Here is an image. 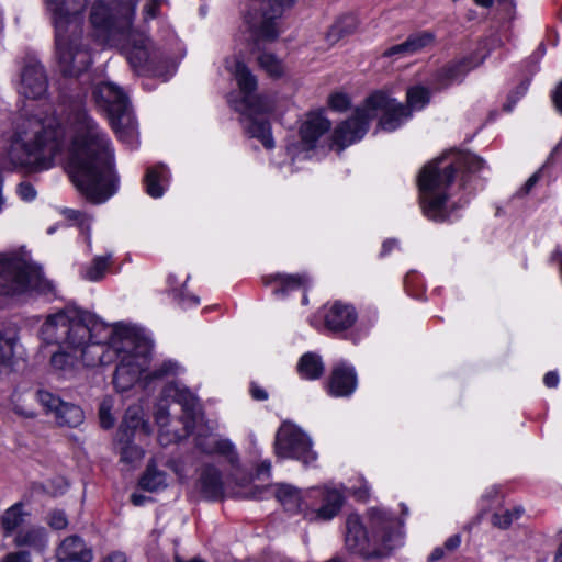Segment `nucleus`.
<instances>
[{
  "instance_id": "1",
  "label": "nucleus",
  "mask_w": 562,
  "mask_h": 562,
  "mask_svg": "<svg viewBox=\"0 0 562 562\" xmlns=\"http://www.w3.org/2000/svg\"><path fill=\"white\" fill-rule=\"evenodd\" d=\"M67 123L74 130L70 144L66 126L55 112L25 119L11 138L8 158L29 172L47 170L56 161H66L77 190L91 203H104L120 186L112 142L80 104L71 108Z\"/></svg>"
},
{
  "instance_id": "2",
  "label": "nucleus",
  "mask_w": 562,
  "mask_h": 562,
  "mask_svg": "<svg viewBox=\"0 0 562 562\" xmlns=\"http://www.w3.org/2000/svg\"><path fill=\"white\" fill-rule=\"evenodd\" d=\"M47 341L81 348L87 366L112 361V351L121 356L113 384L119 392L128 391L148 369L150 347L128 326H109L94 315L75 305H67L45 318L42 330Z\"/></svg>"
},
{
  "instance_id": "3",
  "label": "nucleus",
  "mask_w": 562,
  "mask_h": 562,
  "mask_svg": "<svg viewBox=\"0 0 562 562\" xmlns=\"http://www.w3.org/2000/svg\"><path fill=\"white\" fill-rule=\"evenodd\" d=\"M135 11L136 3L130 1H95L90 14L93 35L100 45L120 48L136 74L158 76L167 57L144 33L132 29Z\"/></svg>"
},
{
  "instance_id": "4",
  "label": "nucleus",
  "mask_w": 562,
  "mask_h": 562,
  "mask_svg": "<svg viewBox=\"0 0 562 562\" xmlns=\"http://www.w3.org/2000/svg\"><path fill=\"white\" fill-rule=\"evenodd\" d=\"M485 161L479 156L460 150H451L429 161L420 170L417 179L419 204L423 214L434 222L447 221L451 215L449 206L450 187L458 173L461 184L467 177L481 171Z\"/></svg>"
},
{
  "instance_id": "5",
  "label": "nucleus",
  "mask_w": 562,
  "mask_h": 562,
  "mask_svg": "<svg viewBox=\"0 0 562 562\" xmlns=\"http://www.w3.org/2000/svg\"><path fill=\"white\" fill-rule=\"evenodd\" d=\"M90 0H45L55 25L56 56L60 71L77 77L92 64L90 50L82 45V16Z\"/></svg>"
},
{
  "instance_id": "6",
  "label": "nucleus",
  "mask_w": 562,
  "mask_h": 562,
  "mask_svg": "<svg viewBox=\"0 0 562 562\" xmlns=\"http://www.w3.org/2000/svg\"><path fill=\"white\" fill-rule=\"evenodd\" d=\"M378 113L381 114L379 125L383 131L393 132L412 116L403 103L397 102L383 91L372 93L362 108L339 124L333 134V142L340 149L360 140L369 128V123Z\"/></svg>"
},
{
  "instance_id": "7",
  "label": "nucleus",
  "mask_w": 562,
  "mask_h": 562,
  "mask_svg": "<svg viewBox=\"0 0 562 562\" xmlns=\"http://www.w3.org/2000/svg\"><path fill=\"white\" fill-rule=\"evenodd\" d=\"M226 68L234 76L243 94L241 101L235 105V109L245 115L247 133L251 137L258 138L266 148H273L274 142L269 122L255 116L256 114L271 112L273 109L271 100L255 94L257 78L243 61L237 58L227 59Z\"/></svg>"
},
{
  "instance_id": "8",
  "label": "nucleus",
  "mask_w": 562,
  "mask_h": 562,
  "mask_svg": "<svg viewBox=\"0 0 562 562\" xmlns=\"http://www.w3.org/2000/svg\"><path fill=\"white\" fill-rule=\"evenodd\" d=\"M54 283L43 271L16 255L0 254V295H15L36 292L55 295Z\"/></svg>"
},
{
  "instance_id": "9",
  "label": "nucleus",
  "mask_w": 562,
  "mask_h": 562,
  "mask_svg": "<svg viewBox=\"0 0 562 562\" xmlns=\"http://www.w3.org/2000/svg\"><path fill=\"white\" fill-rule=\"evenodd\" d=\"M296 0H251L245 22L251 33L255 46L272 43L280 35V20L283 12Z\"/></svg>"
},
{
  "instance_id": "10",
  "label": "nucleus",
  "mask_w": 562,
  "mask_h": 562,
  "mask_svg": "<svg viewBox=\"0 0 562 562\" xmlns=\"http://www.w3.org/2000/svg\"><path fill=\"white\" fill-rule=\"evenodd\" d=\"M95 102L106 111L117 137L128 144L136 138V123L127 95L112 82H101L93 90Z\"/></svg>"
},
{
  "instance_id": "11",
  "label": "nucleus",
  "mask_w": 562,
  "mask_h": 562,
  "mask_svg": "<svg viewBox=\"0 0 562 562\" xmlns=\"http://www.w3.org/2000/svg\"><path fill=\"white\" fill-rule=\"evenodd\" d=\"M346 501V487L324 484L305 490L303 518L308 522H328L340 513Z\"/></svg>"
},
{
  "instance_id": "12",
  "label": "nucleus",
  "mask_w": 562,
  "mask_h": 562,
  "mask_svg": "<svg viewBox=\"0 0 562 562\" xmlns=\"http://www.w3.org/2000/svg\"><path fill=\"white\" fill-rule=\"evenodd\" d=\"M274 450L278 457L295 459L308 465L316 461L310 437L291 423H283L276 434Z\"/></svg>"
},
{
  "instance_id": "13",
  "label": "nucleus",
  "mask_w": 562,
  "mask_h": 562,
  "mask_svg": "<svg viewBox=\"0 0 562 562\" xmlns=\"http://www.w3.org/2000/svg\"><path fill=\"white\" fill-rule=\"evenodd\" d=\"M398 519L382 507H371L367 510V528L370 531L372 546L389 554L401 544Z\"/></svg>"
},
{
  "instance_id": "14",
  "label": "nucleus",
  "mask_w": 562,
  "mask_h": 562,
  "mask_svg": "<svg viewBox=\"0 0 562 562\" xmlns=\"http://www.w3.org/2000/svg\"><path fill=\"white\" fill-rule=\"evenodd\" d=\"M324 327L335 335H340L350 329L358 319L356 307L347 302H327L318 312Z\"/></svg>"
},
{
  "instance_id": "15",
  "label": "nucleus",
  "mask_w": 562,
  "mask_h": 562,
  "mask_svg": "<svg viewBox=\"0 0 562 562\" xmlns=\"http://www.w3.org/2000/svg\"><path fill=\"white\" fill-rule=\"evenodd\" d=\"M345 543L350 552L366 558H380L384 555V552L376 550L375 547L370 551V546L372 544L370 531L363 526L358 514H350L346 519Z\"/></svg>"
},
{
  "instance_id": "16",
  "label": "nucleus",
  "mask_w": 562,
  "mask_h": 562,
  "mask_svg": "<svg viewBox=\"0 0 562 562\" xmlns=\"http://www.w3.org/2000/svg\"><path fill=\"white\" fill-rule=\"evenodd\" d=\"M483 60L484 56L471 55L446 64L432 76L431 85L434 89L442 90L453 83H460L467 74L481 65Z\"/></svg>"
},
{
  "instance_id": "17",
  "label": "nucleus",
  "mask_w": 562,
  "mask_h": 562,
  "mask_svg": "<svg viewBox=\"0 0 562 562\" xmlns=\"http://www.w3.org/2000/svg\"><path fill=\"white\" fill-rule=\"evenodd\" d=\"M37 400L47 412L55 415L56 423L59 426L77 427L82 424L85 416L82 409L71 403L60 400V397L48 391H38Z\"/></svg>"
},
{
  "instance_id": "18",
  "label": "nucleus",
  "mask_w": 562,
  "mask_h": 562,
  "mask_svg": "<svg viewBox=\"0 0 562 562\" xmlns=\"http://www.w3.org/2000/svg\"><path fill=\"white\" fill-rule=\"evenodd\" d=\"M48 81L43 65L30 58L22 68L18 92L29 99H41L47 91Z\"/></svg>"
},
{
  "instance_id": "19",
  "label": "nucleus",
  "mask_w": 562,
  "mask_h": 562,
  "mask_svg": "<svg viewBox=\"0 0 562 562\" xmlns=\"http://www.w3.org/2000/svg\"><path fill=\"white\" fill-rule=\"evenodd\" d=\"M358 386V378L352 366L340 362L331 369L326 390L333 397H349Z\"/></svg>"
},
{
  "instance_id": "20",
  "label": "nucleus",
  "mask_w": 562,
  "mask_h": 562,
  "mask_svg": "<svg viewBox=\"0 0 562 562\" xmlns=\"http://www.w3.org/2000/svg\"><path fill=\"white\" fill-rule=\"evenodd\" d=\"M44 325H45V322L42 324L41 329H40V335H41L42 340L46 344H55L60 347H65L66 349L69 350V351L59 350L50 357V366L55 372L67 378V376H72L79 370L81 364L85 367H88L83 362V359L81 356V348H71L70 346H67L64 342L47 341L46 339H44L43 334H42Z\"/></svg>"
},
{
  "instance_id": "21",
  "label": "nucleus",
  "mask_w": 562,
  "mask_h": 562,
  "mask_svg": "<svg viewBox=\"0 0 562 562\" xmlns=\"http://www.w3.org/2000/svg\"><path fill=\"white\" fill-rule=\"evenodd\" d=\"M150 434L149 425L143 418L142 408L138 406L128 407L117 431V442L134 440L147 437Z\"/></svg>"
},
{
  "instance_id": "22",
  "label": "nucleus",
  "mask_w": 562,
  "mask_h": 562,
  "mask_svg": "<svg viewBox=\"0 0 562 562\" xmlns=\"http://www.w3.org/2000/svg\"><path fill=\"white\" fill-rule=\"evenodd\" d=\"M263 284L272 286V293L278 299H284L290 293L306 289L310 284V278L305 273H274L262 278Z\"/></svg>"
},
{
  "instance_id": "23",
  "label": "nucleus",
  "mask_w": 562,
  "mask_h": 562,
  "mask_svg": "<svg viewBox=\"0 0 562 562\" xmlns=\"http://www.w3.org/2000/svg\"><path fill=\"white\" fill-rule=\"evenodd\" d=\"M195 487L205 499H221L224 496V483L221 471L213 464H205L201 469Z\"/></svg>"
},
{
  "instance_id": "24",
  "label": "nucleus",
  "mask_w": 562,
  "mask_h": 562,
  "mask_svg": "<svg viewBox=\"0 0 562 562\" xmlns=\"http://www.w3.org/2000/svg\"><path fill=\"white\" fill-rule=\"evenodd\" d=\"M330 121L324 116V111L311 112L300 127L302 143L307 149L315 147L317 140L330 130Z\"/></svg>"
},
{
  "instance_id": "25",
  "label": "nucleus",
  "mask_w": 562,
  "mask_h": 562,
  "mask_svg": "<svg viewBox=\"0 0 562 562\" xmlns=\"http://www.w3.org/2000/svg\"><path fill=\"white\" fill-rule=\"evenodd\" d=\"M56 557L61 562H92L93 553L82 538L72 535L60 542Z\"/></svg>"
},
{
  "instance_id": "26",
  "label": "nucleus",
  "mask_w": 562,
  "mask_h": 562,
  "mask_svg": "<svg viewBox=\"0 0 562 562\" xmlns=\"http://www.w3.org/2000/svg\"><path fill=\"white\" fill-rule=\"evenodd\" d=\"M16 547H27L37 552H43L47 548L48 538L44 527L30 526L20 528L13 540Z\"/></svg>"
},
{
  "instance_id": "27",
  "label": "nucleus",
  "mask_w": 562,
  "mask_h": 562,
  "mask_svg": "<svg viewBox=\"0 0 562 562\" xmlns=\"http://www.w3.org/2000/svg\"><path fill=\"white\" fill-rule=\"evenodd\" d=\"M164 395L181 405L187 420L193 419L198 398L188 387L177 383H169L164 387Z\"/></svg>"
},
{
  "instance_id": "28",
  "label": "nucleus",
  "mask_w": 562,
  "mask_h": 562,
  "mask_svg": "<svg viewBox=\"0 0 562 562\" xmlns=\"http://www.w3.org/2000/svg\"><path fill=\"white\" fill-rule=\"evenodd\" d=\"M276 497L286 512L303 516L305 491L290 484H279L276 490Z\"/></svg>"
},
{
  "instance_id": "29",
  "label": "nucleus",
  "mask_w": 562,
  "mask_h": 562,
  "mask_svg": "<svg viewBox=\"0 0 562 562\" xmlns=\"http://www.w3.org/2000/svg\"><path fill=\"white\" fill-rule=\"evenodd\" d=\"M169 181V170L165 165H156L147 168L144 183L146 193L154 198H161Z\"/></svg>"
},
{
  "instance_id": "30",
  "label": "nucleus",
  "mask_w": 562,
  "mask_h": 562,
  "mask_svg": "<svg viewBox=\"0 0 562 562\" xmlns=\"http://www.w3.org/2000/svg\"><path fill=\"white\" fill-rule=\"evenodd\" d=\"M155 420H156L157 425L159 426L158 439L162 446H166L170 442L180 440L184 436L189 435V432L191 431V428H192V425H191L192 423L189 420H186L183 423L184 424V432H177V431L170 432L169 430H166L165 428L169 424V409H168V407L162 406V405L158 406V408L156 409Z\"/></svg>"
},
{
  "instance_id": "31",
  "label": "nucleus",
  "mask_w": 562,
  "mask_h": 562,
  "mask_svg": "<svg viewBox=\"0 0 562 562\" xmlns=\"http://www.w3.org/2000/svg\"><path fill=\"white\" fill-rule=\"evenodd\" d=\"M30 513L24 510V503L16 502L7 508L1 517V528L5 537L16 533L18 529L24 524Z\"/></svg>"
},
{
  "instance_id": "32",
  "label": "nucleus",
  "mask_w": 562,
  "mask_h": 562,
  "mask_svg": "<svg viewBox=\"0 0 562 562\" xmlns=\"http://www.w3.org/2000/svg\"><path fill=\"white\" fill-rule=\"evenodd\" d=\"M325 370V366L319 355L315 352L304 353L297 362V373L305 380L319 379Z\"/></svg>"
},
{
  "instance_id": "33",
  "label": "nucleus",
  "mask_w": 562,
  "mask_h": 562,
  "mask_svg": "<svg viewBox=\"0 0 562 562\" xmlns=\"http://www.w3.org/2000/svg\"><path fill=\"white\" fill-rule=\"evenodd\" d=\"M139 486L148 492H157L167 486V474L157 469L154 460H150L145 472L139 479Z\"/></svg>"
},
{
  "instance_id": "34",
  "label": "nucleus",
  "mask_w": 562,
  "mask_h": 562,
  "mask_svg": "<svg viewBox=\"0 0 562 562\" xmlns=\"http://www.w3.org/2000/svg\"><path fill=\"white\" fill-rule=\"evenodd\" d=\"M112 263V254L109 252L104 256H97L93 258L91 263L87 266L82 271L81 276L83 279L98 282L102 280L105 276L108 268Z\"/></svg>"
},
{
  "instance_id": "35",
  "label": "nucleus",
  "mask_w": 562,
  "mask_h": 562,
  "mask_svg": "<svg viewBox=\"0 0 562 562\" xmlns=\"http://www.w3.org/2000/svg\"><path fill=\"white\" fill-rule=\"evenodd\" d=\"M203 452L206 454L223 456L232 465H235L238 462V453L233 442L228 439H212V447H203Z\"/></svg>"
},
{
  "instance_id": "36",
  "label": "nucleus",
  "mask_w": 562,
  "mask_h": 562,
  "mask_svg": "<svg viewBox=\"0 0 562 562\" xmlns=\"http://www.w3.org/2000/svg\"><path fill=\"white\" fill-rule=\"evenodd\" d=\"M358 29V19L347 14L337 20L328 31L329 41L336 42L344 36L352 34Z\"/></svg>"
},
{
  "instance_id": "37",
  "label": "nucleus",
  "mask_w": 562,
  "mask_h": 562,
  "mask_svg": "<svg viewBox=\"0 0 562 562\" xmlns=\"http://www.w3.org/2000/svg\"><path fill=\"white\" fill-rule=\"evenodd\" d=\"M435 34L430 31H422L411 34L406 40L408 53L415 55L435 43Z\"/></svg>"
},
{
  "instance_id": "38",
  "label": "nucleus",
  "mask_w": 562,
  "mask_h": 562,
  "mask_svg": "<svg viewBox=\"0 0 562 562\" xmlns=\"http://www.w3.org/2000/svg\"><path fill=\"white\" fill-rule=\"evenodd\" d=\"M407 109L412 111H419L424 109L430 100V92L427 88L416 86L407 90L406 93Z\"/></svg>"
},
{
  "instance_id": "39",
  "label": "nucleus",
  "mask_w": 562,
  "mask_h": 562,
  "mask_svg": "<svg viewBox=\"0 0 562 562\" xmlns=\"http://www.w3.org/2000/svg\"><path fill=\"white\" fill-rule=\"evenodd\" d=\"M119 445H121V449H120L121 462H124L127 464H134L136 462H139L145 456L144 449L137 445H134L133 440H130L128 443L126 441L119 442Z\"/></svg>"
},
{
  "instance_id": "40",
  "label": "nucleus",
  "mask_w": 562,
  "mask_h": 562,
  "mask_svg": "<svg viewBox=\"0 0 562 562\" xmlns=\"http://www.w3.org/2000/svg\"><path fill=\"white\" fill-rule=\"evenodd\" d=\"M258 64L270 77L279 78L283 74L282 61L273 54L263 53L259 55Z\"/></svg>"
},
{
  "instance_id": "41",
  "label": "nucleus",
  "mask_w": 562,
  "mask_h": 562,
  "mask_svg": "<svg viewBox=\"0 0 562 562\" xmlns=\"http://www.w3.org/2000/svg\"><path fill=\"white\" fill-rule=\"evenodd\" d=\"M522 512L521 507H515L513 509H505L502 513H495L492 517V522L501 529H506L514 520L521 516Z\"/></svg>"
},
{
  "instance_id": "42",
  "label": "nucleus",
  "mask_w": 562,
  "mask_h": 562,
  "mask_svg": "<svg viewBox=\"0 0 562 562\" xmlns=\"http://www.w3.org/2000/svg\"><path fill=\"white\" fill-rule=\"evenodd\" d=\"M171 297L183 310L194 307L200 304L199 296L187 293L184 288L172 289Z\"/></svg>"
},
{
  "instance_id": "43",
  "label": "nucleus",
  "mask_w": 562,
  "mask_h": 562,
  "mask_svg": "<svg viewBox=\"0 0 562 562\" xmlns=\"http://www.w3.org/2000/svg\"><path fill=\"white\" fill-rule=\"evenodd\" d=\"M171 297L183 310L194 307L200 304L199 296L187 293L184 288L172 289Z\"/></svg>"
},
{
  "instance_id": "44",
  "label": "nucleus",
  "mask_w": 562,
  "mask_h": 562,
  "mask_svg": "<svg viewBox=\"0 0 562 562\" xmlns=\"http://www.w3.org/2000/svg\"><path fill=\"white\" fill-rule=\"evenodd\" d=\"M179 370V366L177 362L171 360L164 361L159 367H157L153 372L149 373L150 379H162L169 375L177 374Z\"/></svg>"
},
{
  "instance_id": "45",
  "label": "nucleus",
  "mask_w": 562,
  "mask_h": 562,
  "mask_svg": "<svg viewBox=\"0 0 562 562\" xmlns=\"http://www.w3.org/2000/svg\"><path fill=\"white\" fill-rule=\"evenodd\" d=\"M48 525L55 530H64L68 526V518L64 510L55 509L48 516Z\"/></svg>"
},
{
  "instance_id": "46",
  "label": "nucleus",
  "mask_w": 562,
  "mask_h": 562,
  "mask_svg": "<svg viewBox=\"0 0 562 562\" xmlns=\"http://www.w3.org/2000/svg\"><path fill=\"white\" fill-rule=\"evenodd\" d=\"M166 2L167 0H145L142 10L144 19L150 20L157 18L160 7Z\"/></svg>"
},
{
  "instance_id": "47",
  "label": "nucleus",
  "mask_w": 562,
  "mask_h": 562,
  "mask_svg": "<svg viewBox=\"0 0 562 562\" xmlns=\"http://www.w3.org/2000/svg\"><path fill=\"white\" fill-rule=\"evenodd\" d=\"M349 98L345 93H334L328 99V105L336 111H345L349 108Z\"/></svg>"
},
{
  "instance_id": "48",
  "label": "nucleus",
  "mask_w": 562,
  "mask_h": 562,
  "mask_svg": "<svg viewBox=\"0 0 562 562\" xmlns=\"http://www.w3.org/2000/svg\"><path fill=\"white\" fill-rule=\"evenodd\" d=\"M100 424L102 428L109 429L114 425V418L111 414V406L108 402H103L99 408Z\"/></svg>"
},
{
  "instance_id": "49",
  "label": "nucleus",
  "mask_w": 562,
  "mask_h": 562,
  "mask_svg": "<svg viewBox=\"0 0 562 562\" xmlns=\"http://www.w3.org/2000/svg\"><path fill=\"white\" fill-rule=\"evenodd\" d=\"M407 56H411V54L408 53V48L406 46V43L405 41L401 44H396V45H393L391 47H389L387 49H385L383 53H382V57H385V58H403V57H407Z\"/></svg>"
},
{
  "instance_id": "50",
  "label": "nucleus",
  "mask_w": 562,
  "mask_h": 562,
  "mask_svg": "<svg viewBox=\"0 0 562 562\" xmlns=\"http://www.w3.org/2000/svg\"><path fill=\"white\" fill-rule=\"evenodd\" d=\"M359 486H352L348 488V493L352 495L358 501H367L370 495V486L368 482L363 479L359 480Z\"/></svg>"
},
{
  "instance_id": "51",
  "label": "nucleus",
  "mask_w": 562,
  "mask_h": 562,
  "mask_svg": "<svg viewBox=\"0 0 562 562\" xmlns=\"http://www.w3.org/2000/svg\"><path fill=\"white\" fill-rule=\"evenodd\" d=\"M1 562H32V559L30 552L20 550L7 553Z\"/></svg>"
},
{
  "instance_id": "52",
  "label": "nucleus",
  "mask_w": 562,
  "mask_h": 562,
  "mask_svg": "<svg viewBox=\"0 0 562 562\" xmlns=\"http://www.w3.org/2000/svg\"><path fill=\"white\" fill-rule=\"evenodd\" d=\"M18 194L23 201H32L36 196V191L31 183L22 182L19 184Z\"/></svg>"
},
{
  "instance_id": "53",
  "label": "nucleus",
  "mask_w": 562,
  "mask_h": 562,
  "mask_svg": "<svg viewBox=\"0 0 562 562\" xmlns=\"http://www.w3.org/2000/svg\"><path fill=\"white\" fill-rule=\"evenodd\" d=\"M539 179H540V173L539 172H535L531 177H529V179L517 191L516 194L518 196L527 195L533 189V187L538 183Z\"/></svg>"
},
{
  "instance_id": "54",
  "label": "nucleus",
  "mask_w": 562,
  "mask_h": 562,
  "mask_svg": "<svg viewBox=\"0 0 562 562\" xmlns=\"http://www.w3.org/2000/svg\"><path fill=\"white\" fill-rule=\"evenodd\" d=\"M551 100L555 110L562 114V80L557 85L555 89L551 92Z\"/></svg>"
},
{
  "instance_id": "55",
  "label": "nucleus",
  "mask_w": 562,
  "mask_h": 562,
  "mask_svg": "<svg viewBox=\"0 0 562 562\" xmlns=\"http://www.w3.org/2000/svg\"><path fill=\"white\" fill-rule=\"evenodd\" d=\"M250 394L256 401H266L268 398V392L255 382L250 384Z\"/></svg>"
},
{
  "instance_id": "56",
  "label": "nucleus",
  "mask_w": 562,
  "mask_h": 562,
  "mask_svg": "<svg viewBox=\"0 0 562 562\" xmlns=\"http://www.w3.org/2000/svg\"><path fill=\"white\" fill-rule=\"evenodd\" d=\"M543 383L547 387H557L559 384V374L557 371H549L543 376Z\"/></svg>"
},
{
  "instance_id": "57",
  "label": "nucleus",
  "mask_w": 562,
  "mask_h": 562,
  "mask_svg": "<svg viewBox=\"0 0 562 562\" xmlns=\"http://www.w3.org/2000/svg\"><path fill=\"white\" fill-rule=\"evenodd\" d=\"M461 543V538L459 535H453L449 537L445 542V548L449 551L457 549Z\"/></svg>"
},
{
  "instance_id": "58",
  "label": "nucleus",
  "mask_w": 562,
  "mask_h": 562,
  "mask_svg": "<svg viewBox=\"0 0 562 562\" xmlns=\"http://www.w3.org/2000/svg\"><path fill=\"white\" fill-rule=\"evenodd\" d=\"M188 279H189V277H187L184 282H187ZM167 282H168V286H169L168 291H169L170 295H171V290L172 289H181V288H184V285H186V283L180 284L177 276H175V274H169L168 279H167Z\"/></svg>"
},
{
  "instance_id": "59",
  "label": "nucleus",
  "mask_w": 562,
  "mask_h": 562,
  "mask_svg": "<svg viewBox=\"0 0 562 562\" xmlns=\"http://www.w3.org/2000/svg\"><path fill=\"white\" fill-rule=\"evenodd\" d=\"M528 88L529 80H526L517 87L516 91L513 92V94L509 98L512 99L515 95V99L513 101L515 103L520 97H522L527 92Z\"/></svg>"
},
{
  "instance_id": "60",
  "label": "nucleus",
  "mask_w": 562,
  "mask_h": 562,
  "mask_svg": "<svg viewBox=\"0 0 562 562\" xmlns=\"http://www.w3.org/2000/svg\"><path fill=\"white\" fill-rule=\"evenodd\" d=\"M102 562H127V558L123 552H112Z\"/></svg>"
},
{
  "instance_id": "61",
  "label": "nucleus",
  "mask_w": 562,
  "mask_h": 562,
  "mask_svg": "<svg viewBox=\"0 0 562 562\" xmlns=\"http://www.w3.org/2000/svg\"><path fill=\"white\" fill-rule=\"evenodd\" d=\"M395 247H397V240L396 239H389V240H385L382 245V249H381V256H386L389 255L392 249H394Z\"/></svg>"
},
{
  "instance_id": "62",
  "label": "nucleus",
  "mask_w": 562,
  "mask_h": 562,
  "mask_svg": "<svg viewBox=\"0 0 562 562\" xmlns=\"http://www.w3.org/2000/svg\"><path fill=\"white\" fill-rule=\"evenodd\" d=\"M149 498L143 494L133 493L131 495V502L135 506H143Z\"/></svg>"
},
{
  "instance_id": "63",
  "label": "nucleus",
  "mask_w": 562,
  "mask_h": 562,
  "mask_svg": "<svg viewBox=\"0 0 562 562\" xmlns=\"http://www.w3.org/2000/svg\"><path fill=\"white\" fill-rule=\"evenodd\" d=\"M212 439H216L215 437H206V438H199L196 446L198 448L203 452V447H212Z\"/></svg>"
},
{
  "instance_id": "64",
  "label": "nucleus",
  "mask_w": 562,
  "mask_h": 562,
  "mask_svg": "<svg viewBox=\"0 0 562 562\" xmlns=\"http://www.w3.org/2000/svg\"><path fill=\"white\" fill-rule=\"evenodd\" d=\"M445 554V550L443 548H436L432 550L430 557H429V560L430 561H437L439 559H441Z\"/></svg>"
}]
</instances>
